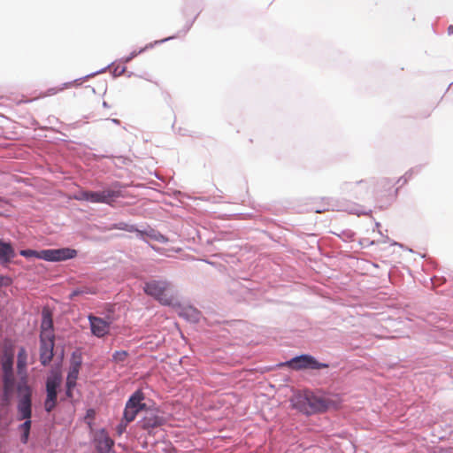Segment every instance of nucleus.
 <instances>
[{
  "instance_id": "nucleus-1",
  "label": "nucleus",
  "mask_w": 453,
  "mask_h": 453,
  "mask_svg": "<svg viewBox=\"0 0 453 453\" xmlns=\"http://www.w3.org/2000/svg\"><path fill=\"white\" fill-rule=\"evenodd\" d=\"M405 177L395 179L382 178L380 179L374 189V197L380 208L390 205L397 197L398 189L401 186L406 184Z\"/></svg>"
},
{
  "instance_id": "nucleus-2",
  "label": "nucleus",
  "mask_w": 453,
  "mask_h": 453,
  "mask_svg": "<svg viewBox=\"0 0 453 453\" xmlns=\"http://www.w3.org/2000/svg\"><path fill=\"white\" fill-rule=\"evenodd\" d=\"M119 187V185L116 183L111 188L101 191L81 190L75 195L74 198L79 201L112 205L116 199L121 196V191L118 188Z\"/></svg>"
},
{
  "instance_id": "nucleus-3",
  "label": "nucleus",
  "mask_w": 453,
  "mask_h": 453,
  "mask_svg": "<svg viewBox=\"0 0 453 453\" xmlns=\"http://www.w3.org/2000/svg\"><path fill=\"white\" fill-rule=\"evenodd\" d=\"M170 283L166 280H151L145 283L143 287L144 292L154 297L161 304L167 306H175L178 301L173 294L167 292Z\"/></svg>"
},
{
  "instance_id": "nucleus-4",
  "label": "nucleus",
  "mask_w": 453,
  "mask_h": 453,
  "mask_svg": "<svg viewBox=\"0 0 453 453\" xmlns=\"http://www.w3.org/2000/svg\"><path fill=\"white\" fill-rule=\"evenodd\" d=\"M19 419H29L32 415V388L28 383L19 381L17 387Z\"/></svg>"
},
{
  "instance_id": "nucleus-5",
  "label": "nucleus",
  "mask_w": 453,
  "mask_h": 453,
  "mask_svg": "<svg viewBox=\"0 0 453 453\" xmlns=\"http://www.w3.org/2000/svg\"><path fill=\"white\" fill-rule=\"evenodd\" d=\"M61 376L58 373L48 377L46 381L47 396L44 402V408L47 412H50L57 405V389L60 386Z\"/></svg>"
},
{
  "instance_id": "nucleus-6",
  "label": "nucleus",
  "mask_w": 453,
  "mask_h": 453,
  "mask_svg": "<svg viewBox=\"0 0 453 453\" xmlns=\"http://www.w3.org/2000/svg\"><path fill=\"white\" fill-rule=\"evenodd\" d=\"M90 330L93 335L103 338L110 333L111 325L114 319L111 315H107L104 319L89 314L88 316Z\"/></svg>"
},
{
  "instance_id": "nucleus-7",
  "label": "nucleus",
  "mask_w": 453,
  "mask_h": 453,
  "mask_svg": "<svg viewBox=\"0 0 453 453\" xmlns=\"http://www.w3.org/2000/svg\"><path fill=\"white\" fill-rule=\"evenodd\" d=\"M77 256V250L71 248L42 250L39 258L50 262H59L73 258Z\"/></svg>"
},
{
  "instance_id": "nucleus-8",
  "label": "nucleus",
  "mask_w": 453,
  "mask_h": 453,
  "mask_svg": "<svg viewBox=\"0 0 453 453\" xmlns=\"http://www.w3.org/2000/svg\"><path fill=\"white\" fill-rule=\"evenodd\" d=\"M284 365L295 370L308 368L320 369L327 367V365L319 363L314 357L309 355H302L299 357H296L291 360L286 362Z\"/></svg>"
},
{
  "instance_id": "nucleus-9",
  "label": "nucleus",
  "mask_w": 453,
  "mask_h": 453,
  "mask_svg": "<svg viewBox=\"0 0 453 453\" xmlns=\"http://www.w3.org/2000/svg\"><path fill=\"white\" fill-rule=\"evenodd\" d=\"M93 443L96 449L95 453H113L114 441L104 429H100L95 433Z\"/></svg>"
},
{
  "instance_id": "nucleus-10",
  "label": "nucleus",
  "mask_w": 453,
  "mask_h": 453,
  "mask_svg": "<svg viewBox=\"0 0 453 453\" xmlns=\"http://www.w3.org/2000/svg\"><path fill=\"white\" fill-rule=\"evenodd\" d=\"M307 415L326 411L331 406V401L307 391Z\"/></svg>"
},
{
  "instance_id": "nucleus-11",
  "label": "nucleus",
  "mask_w": 453,
  "mask_h": 453,
  "mask_svg": "<svg viewBox=\"0 0 453 453\" xmlns=\"http://www.w3.org/2000/svg\"><path fill=\"white\" fill-rule=\"evenodd\" d=\"M40 361L42 365H47L53 357L54 338H40Z\"/></svg>"
},
{
  "instance_id": "nucleus-12",
  "label": "nucleus",
  "mask_w": 453,
  "mask_h": 453,
  "mask_svg": "<svg viewBox=\"0 0 453 453\" xmlns=\"http://www.w3.org/2000/svg\"><path fill=\"white\" fill-rule=\"evenodd\" d=\"M165 418L158 415L157 411H148L140 421L141 427L144 430L153 429L165 424Z\"/></svg>"
},
{
  "instance_id": "nucleus-13",
  "label": "nucleus",
  "mask_w": 453,
  "mask_h": 453,
  "mask_svg": "<svg viewBox=\"0 0 453 453\" xmlns=\"http://www.w3.org/2000/svg\"><path fill=\"white\" fill-rule=\"evenodd\" d=\"M14 382L13 372H3V400L5 403L10 401L14 389Z\"/></svg>"
},
{
  "instance_id": "nucleus-14",
  "label": "nucleus",
  "mask_w": 453,
  "mask_h": 453,
  "mask_svg": "<svg viewBox=\"0 0 453 453\" xmlns=\"http://www.w3.org/2000/svg\"><path fill=\"white\" fill-rule=\"evenodd\" d=\"M27 353L25 348L21 347L19 349L18 357H17V371L19 375L20 376L19 381H24L27 383Z\"/></svg>"
},
{
  "instance_id": "nucleus-15",
  "label": "nucleus",
  "mask_w": 453,
  "mask_h": 453,
  "mask_svg": "<svg viewBox=\"0 0 453 453\" xmlns=\"http://www.w3.org/2000/svg\"><path fill=\"white\" fill-rule=\"evenodd\" d=\"M291 406L298 411L307 415V391L294 395L291 399Z\"/></svg>"
},
{
  "instance_id": "nucleus-16",
  "label": "nucleus",
  "mask_w": 453,
  "mask_h": 453,
  "mask_svg": "<svg viewBox=\"0 0 453 453\" xmlns=\"http://www.w3.org/2000/svg\"><path fill=\"white\" fill-rule=\"evenodd\" d=\"M53 322L51 315L49 312L43 311L42 321L41 324L40 338H54L52 332Z\"/></svg>"
},
{
  "instance_id": "nucleus-17",
  "label": "nucleus",
  "mask_w": 453,
  "mask_h": 453,
  "mask_svg": "<svg viewBox=\"0 0 453 453\" xmlns=\"http://www.w3.org/2000/svg\"><path fill=\"white\" fill-rule=\"evenodd\" d=\"M15 257L12 245L0 240V260L3 264L9 263Z\"/></svg>"
},
{
  "instance_id": "nucleus-18",
  "label": "nucleus",
  "mask_w": 453,
  "mask_h": 453,
  "mask_svg": "<svg viewBox=\"0 0 453 453\" xmlns=\"http://www.w3.org/2000/svg\"><path fill=\"white\" fill-rule=\"evenodd\" d=\"M144 400V394L142 390H136L128 399L126 405L131 406L133 408H137L139 410H142L145 408V403H142Z\"/></svg>"
},
{
  "instance_id": "nucleus-19",
  "label": "nucleus",
  "mask_w": 453,
  "mask_h": 453,
  "mask_svg": "<svg viewBox=\"0 0 453 453\" xmlns=\"http://www.w3.org/2000/svg\"><path fill=\"white\" fill-rule=\"evenodd\" d=\"M25 420L26 421L19 426V431L22 432L20 441L24 444L27 443V441H28L30 429H31L30 418L25 419Z\"/></svg>"
},
{
  "instance_id": "nucleus-20",
  "label": "nucleus",
  "mask_w": 453,
  "mask_h": 453,
  "mask_svg": "<svg viewBox=\"0 0 453 453\" xmlns=\"http://www.w3.org/2000/svg\"><path fill=\"white\" fill-rule=\"evenodd\" d=\"M13 365V355L11 353H5L2 360V370L3 372H10L12 371Z\"/></svg>"
},
{
  "instance_id": "nucleus-21",
  "label": "nucleus",
  "mask_w": 453,
  "mask_h": 453,
  "mask_svg": "<svg viewBox=\"0 0 453 453\" xmlns=\"http://www.w3.org/2000/svg\"><path fill=\"white\" fill-rule=\"evenodd\" d=\"M141 410L137 408H133L131 406L126 405L124 410V420L127 423H130L134 421Z\"/></svg>"
},
{
  "instance_id": "nucleus-22",
  "label": "nucleus",
  "mask_w": 453,
  "mask_h": 453,
  "mask_svg": "<svg viewBox=\"0 0 453 453\" xmlns=\"http://www.w3.org/2000/svg\"><path fill=\"white\" fill-rule=\"evenodd\" d=\"M79 370H80V363H74L71 366L66 379H68L70 380L76 381L78 379V375H79Z\"/></svg>"
},
{
  "instance_id": "nucleus-23",
  "label": "nucleus",
  "mask_w": 453,
  "mask_h": 453,
  "mask_svg": "<svg viewBox=\"0 0 453 453\" xmlns=\"http://www.w3.org/2000/svg\"><path fill=\"white\" fill-rule=\"evenodd\" d=\"M128 353L126 350L115 351L112 355V360L115 363H123L127 360Z\"/></svg>"
},
{
  "instance_id": "nucleus-24",
  "label": "nucleus",
  "mask_w": 453,
  "mask_h": 453,
  "mask_svg": "<svg viewBox=\"0 0 453 453\" xmlns=\"http://www.w3.org/2000/svg\"><path fill=\"white\" fill-rule=\"evenodd\" d=\"M39 254H40V251H36L34 250H23L20 251V255L25 257H35L39 258Z\"/></svg>"
},
{
  "instance_id": "nucleus-25",
  "label": "nucleus",
  "mask_w": 453,
  "mask_h": 453,
  "mask_svg": "<svg viewBox=\"0 0 453 453\" xmlns=\"http://www.w3.org/2000/svg\"><path fill=\"white\" fill-rule=\"evenodd\" d=\"M81 292L82 295H95L96 294V288L90 287H82L81 288Z\"/></svg>"
},
{
  "instance_id": "nucleus-26",
  "label": "nucleus",
  "mask_w": 453,
  "mask_h": 453,
  "mask_svg": "<svg viewBox=\"0 0 453 453\" xmlns=\"http://www.w3.org/2000/svg\"><path fill=\"white\" fill-rule=\"evenodd\" d=\"M118 229L127 230L128 232H134L135 230L134 226H130L124 223H119L117 226Z\"/></svg>"
},
{
  "instance_id": "nucleus-27",
  "label": "nucleus",
  "mask_w": 453,
  "mask_h": 453,
  "mask_svg": "<svg viewBox=\"0 0 453 453\" xmlns=\"http://www.w3.org/2000/svg\"><path fill=\"white\" fill-rule=\"evenodd\" d=\"M12 283L11 278L7 276H2L0 275V287L2 286H9Z\"/></svg>"
},
{
  "instance_id": "nucleus-28",
  "label": "nucleus",
  "mask_w": 453,
  "mask_h": 453,
  "mask_svg": "<svg viewBox=\"0 0 453 453\" xmlns=\"http://www.w3.org/2000/svg\"><path fill=\"white\" fill-rule=\"evenodd\" d=\"M128 423L125 421V423L122 421L118 426H117V433L120 435L124 433V431L127 428Z\"/></svg>"
},
{
  "instance_id": "nucleus-29",
  "label": "nucleus",
  "mask_w": 453,
  "mask_h": 453,
  "mask_svg": "<svg viewBox=\"0 0 453 453\" xmlns=\"http://www.w3.org/2000/svg\"><path fill=\"white\" fill-rule=\"evenodd\" d=\"M81 295H82L81 292V288H77V289L73 290L70 294V298L73 299L75 296H81Z\"/></svg>"
},
{
  "instance_id": "nucleus-30",
  "label": "nucleus",
  "mask_w": 453,
  "mask_h": 453,
  "mask_svg": "<svg viewBox=\"0 0 453 453\" xmlns=\"http://www.w3.org/2000/svg\"><path fill=\"white\" fill-rule=\"evenodd\" d=\"M76 386V381L66 379V388H73Z\"/></svg>"
},
{
  "instance_id": "nucleus-31",
  "label": "nucleus",
  "mask_w": 453,
  "mask_h": 453,
  "mask_svg": "<svg viewBox=\"0 0 453 453\" xmlns=\"http://www.w3.org/2000/svg\"><path fill=\"white\" fill-rule=\"evenodd\" d=\"M72 390H73V388H66V392H65V394H66V396H67L68 398H72V397H73Z\"/></svg>"
},
{
  "instance_id": "nucleus-32",
  "label": "nucleus",
  "mask_w": 453,
  "mask_h": 453,
  "mask_svg": "<svg viewBox=\"0 0 453 453\" xmlns=\"http://www.w3.org/2000/svg\"><path fill=\"white\" fill-rule=\"evenodd\" d=\"M329 211V208L328 207H324L323 209H316L315 211L317 213H321V212H325V211Z\"/></svg>"
},
{
  "instance_id": "nucleus-33",
  "label": "nucleus",
  "mask_w": 453,
  "mask_h": 453,
  "mask_svg": "<svg viewBox=\"0 0 453 453\" xmlns=\"http://www.w3.org/2000/svg\"><path fill=\"white\" fill-rule=\"evenodd\" d=\"M189 311L194 313L196 318L198 316V312L196 310L190 309Z\"/></svg>"
},
{
  "instance_id": "nucleus-34",
  "label": "nucleus",
  "mask_w": 453,
  "mask_h": 453,
  "mask_svg": "<svg viewBox=\"0 0 453 453\" xmlns=\"http://www.w3.org/2000/svg\"><path fill=\"white\" fill-rule=\"evenodd\" d=\"M453 26L449 27V31H452Z\"/></svg>"
},
{
  "instance_id": "nucleus-35",
  "label": "nucleus",
  "mask_w": 453,
  "mask_h": 453,
  "mask_svg": "<svg viewBox=\"0 0 453 453\" xmlns=\"http://www.w3.org/2000/svg\"><path fill=\"white\" fill-rule=\"evenodd\" d=\"M453 26L449 27V31H452Z\"/></svg>"
}]
</instances>
